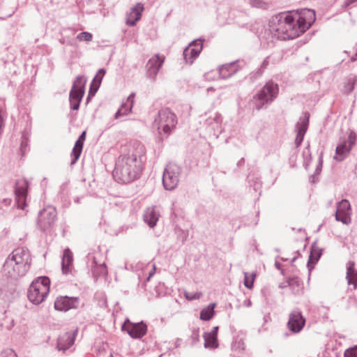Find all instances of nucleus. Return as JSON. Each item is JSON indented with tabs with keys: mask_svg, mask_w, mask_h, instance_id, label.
Here are the masks:
<instances>
[{
	"mask_svg": "<svg viewBox=\"0 0 357 357\" xmlns=\"http://www.w3.org/2000/svg\"><path fill=\"white\" fill-rule=\"evenodd\" d=\"M181 167L176 164H169L162 174V185L165 190H173L178 183Z\"/></svg>",
	"mask_w": 357,
	"mask_h": 357,
	"instance_id": "nucleus-9",
	"label": "nucleus"
},
{
	"mask_svg": "<svg viewBox=\"0 0 357 357\" xmlns=\"http://www.w3.org/2000/svg\"><path fill=\"white\" fill-rule=\"evenodd\" d=\"M322 252L323 250L317 247V242L314 241L311 245L310 253L307 263L309 272L313 269V265L316 264L319 261L322 255Z\"/></svg>",
	"mask_w": 357,
	"mask_h": 357,
	"instance_id": "nucleus-22",
	"label": "nucleus"
},
{
	"mask_svg": "<svg viewBox=\"0 0 357 357\" xmlns=\"http://www.w3.org/2000/svg\"><path fill=\"white\" fill-rule=\"evenodd\" d=\"M335 220L338 222H341L343 224L347 225L350 222L351 219L346 212H337L335 213Z\"/></svg>",
	"mask_w": 357,
	"mask_h": 357,
	"instance_id": "nucleus-35",
	"label": "nucleus"
},
{
	"mask_svg": "<svg viewBox=\"0 0 357 357\" xmlns=\"http://www.w3.org/2000/svg\"><path fill=\"white\" fill-rule=\"evenodd\" d=\"M303 114V116H301L299 121L296 124V136L295 145L296 148L301 145L309 126L310 114L305 112Z\"/></svg>",
	"mask_w": 357,
	"mask_h": 357,
	"instance_id": "nucleus-13",
	"label": "nucleus"
},
{
	"mask_svg": "<svg viewBox=\"0 0 357 357\" xmlns=\"http://www.w3.org/2000/svg\"><path fill=\"white\" fill-rule=\"evenodd\" d=\"M128 105H132V107L134 105V99L130 98L129 96L127 98V102Z\"/></svg>",
	"mask_w": 357,
	"mask_h": 357,
	"instance_id": "nucleus-58",
	"label": "nucleus"
},
{
	"mask_svg": "<svg viewBox=\"0 0 357 357\" xmlns=\"http://www.w3.org/2000/svg\"><path fill=\"white\" fill-rule=\"evenodd\" d=\"M79 304V298L76 296H60L54 301V308L58 311H68L70 309H77Z\"/></svg>",
	"mask_w": 357,
	"mask_h": 357,
	"instance_id": "nucleus-14",
	"label": "nucleus"
},
{
	"mask_svg": "<svg viewBox=\"0 0 357 357\" xmlns=\"http://www.w3.org/2000/svg\"><path fill=\"white\" fill-rule=\"evenodd\" d=\"M203 42L202 38L194 40L184 49L183 56L186 63H192L198 57L203 49Z\"/></svg>",
	"mask_w": 357,
	"mask_h": 357,
	"instance_id": "nucleus-11",
	"label": "nucleus"
},
{
	"mask_svg": "<svg viewBox=\"0 0 357 357\" xmlns=\"http://www.w3.org/2000/svg\"><path fill=\"white\" fill-rule=\"evenodd\" d=\"M86 131L84 130L78 137L77 139L76 140L74 146L73 148L70 157H71V162H70V166H73L79 160L81 153L82 152V149L84 147V143L86 139Z\"/></svg>",
	"mask_w": 357,
	"mask_h": 357,
	"instance_id": "nucleus-19",
	"label": "nucleus"
},
{
	"mask_svg": "<svg viewBox=\"0 0 357 357\" xmlns=\"http://www.w3.org/2000/svg\"><path fill=\"white\" fill-rule=\"evenodd\" d=\"M31 257L29 250L24 248L15 249L6 259L3 268L10 277L17 278L24 276L29 270Z\"/></svg>",
	"mask_w": 357,
	"mask_h": 357,
	"instance_id": "nucleus-3",
	"label": "nucleus"
},
{
	"mask_svg": "<svg viewBox=\"0 0 357 357\" xmlns=\"http://www.w3.org/2000/svg\"><path fill=\"white\" fill-rule=\"evenodd\" d=\"M351 209V205L348 200L342 199L337 203L336 211L337 212H346Z\"/></svg>",
	"mask_w": 357,
	"mask_h": 357,
	"instance_id": "nucleus-36",
	"label": "nucleus"
},
{
	"mask_svg": "<svg viewBox=\"0 0 357 357\" xmlns=\"http://www.w3.org/2000/svg\"><path fill=\"white\" fill-rule=\"evenodd\" d=\"M57 220V211L54 206H48L38 213L37 227L43 233L51 234Z\"/></svg>",
	"mask_w": 357,
	"mask_h": 357,
	"instance_id": "nucleus-7",
	"label": "nucleus"
},
{
	"mask_svg": "<svg viewBox=\"0 0 357 357\" xmlns=\"http://www.w3.org/2000/svg\"><path fill=\"white\" fill-rule=\"evenodd\" d=\"M29 183L26 180L17 181L15 185V204L17 208L24 209Z\"/></svg>",
	"mask_w": 357,
	"mask_h": 357,
	"instance_id": "nucleus-12",
	"label": "nucleus"
},
{
	"mask_svg": "<svg viewBox=\"0 0 357 357\" xmlns=\"http://www.w3.org/2000/svg\"><path fill=\"white\" fill-rule=\"evenodd\" d=\"M132 109V105H128L127 103H123L121 107L116 112L114 118L118 119L120 116L128 115L131 112Z\"/></svg>",
	"mask_w": 357,
	"mask_h": 357,
	"instance_id": "nucleus-33",
	"label": "nucleus"
},
{
	"mask_svg": "<svg viewBox=\"0 0 357 357\" xmlns=\"http://www.w3.org/2000/svg\"><path fill=\"white\" fill-rule=\"evenodd\" d=\"M88 260V267H90L92 277L95 281H97L100 277L105 276L107 274V267L103 264H98L94 256L89 254L86 256Z\"/></svg>",
	"mask_w": 357,
	"mask_h": 357,
	"instance_id": "nucleus-16",
	"label": "nucleus"
},
{
	"mask_svg": "<svg viewBox=\"0 0 357 357\" xmlns=\"http://www.w3.org/2000/svg\"><path fill=\"white\" fill-rule=\"evenodd\" d=\"M275 266L279 271L282 269V264L280 262L277 261L275 262Z\"/></svg>",
	"mask_w": 357,
	"mask_h": 357,
	"instance_id": "nucleus-59",
	"label": "nucleus"
},
{
	"mask_svg": "<svg viewBox=\"0 0 357 357\" xmlns=\"http://www.w3.org/2000/svg\"><path fill=\"white\" fill-rule=\"evenodd\" d=\"M303 167L307 170L312 161V153L310 149V142H307L306 147L303 151Z\"/></svg>",
	"mask_w": 357,
	"mask_h": 357,
	"instance_id": "nucleus-32",
	"label": "nucleus"
},
{
	"mask_svg": "<svg viewBox=\"0 0 357 357\" xmlns=\"http://www.w3.org/2000/svg\"><path fill=\"white\" fill-rule=\"evenodd\" d=\"M121 330L126 331L132 338L139 339L146 335L147 325L143 321L138 323H132L127 319L122 324Z\"/></svg>",
	"mask_w": 357,
	"mask_h": 357,
	"instance_id": "nucleus-10",
	"label": "nucleus"
},
{
	"mask_svg": "<svg viewBox=\"0 0 357 357\" xmlns=\"http://www.w3.org/2000/svg\"><path fill=\"white\" fill-rule=\"evenodd\" d=\"M50 280L47 276H42L33 280L29 286L27 297L34 305L41 303L50 291Z\"/></svg>",
	"mask_w": 357,
	"mask_h": 357,
	"instance_id": "nucleus-6",
	"label": "nucleus"
},
{
	"mask_svg": "<svg viewBox=\"0 0 357 357\" xmlns=\"http://www.w3.org/2000/svg\"><path fill=\"white\" fill-rule=\"evenodd\" d=\"M77 38L79 41H87V42H89V41H91L92 40L93 35L91 33H89V32L83 31V32H81L80 33H79L77 35Z\"/></svg>",
	"mask_w": 357,
	"mask_h": 357,
	"instance_id": "nucleus-41",
	"label": "nucleus"
},
{
	"mask_svg": "<svg viewBox=\"0 0 357 357\" xmlns=\"http://www.w3.org/2000/svg\"><path fill=\"white\" fill-rule=\"evenodd\" d=\"M73 255L69 249H66L63 255L61 261V269L63 274H68L70 271V266L73 264Z\"/></svg>",
	"mask_w": 357,
	"mask_h": 357,
	"instance_id": "nucleus-26",
	"label": "nucleus"
},
{
	"mask_svg": "<svg viewBox=\"0 0 357 357\" xmlns=\"http://www.w3.org/2000/svg\"><path fill=\"white\" fill-rule=\"evenodd\" d=\"M204 339V347L206 349H214L218 347V336L205 332L203 335Z\"/></svg>",
	"mask_w": 357,
	"mask_h": 357,
	"instance_id": "nucleus-29",
	"label": "nucleus"
},
{
	"mask_svg": "<svg viewBox=\"0 0 357 357\" xmlns=\"http://www.w3.org/2000/svg\"><path fill=\"white\" fill-rule=\"evenodd\" d=\"M218 330H219V327L218 326H214L212 328L211 331L209 332L208 333L211 334V335H215V336H218Z\"/></svg>",
	"mask_w": 357,
	"mask_h": 357,
	"instance_id": "nucleus-55",
	"label": "nucleus"
},
{
	"mask_svg": "<svg viewBox=\"0 0 357 357\" xmlns=\"http://www.w3.org/2000/svg\"><path fill=\"white\" fill-rule=\"evenodd\" d=\"M289 282L290 283L291 287H298L300 285V279L298 277L289 278Z\"/></svg>",
	"mask_w": 357,
	"mask_h": 357,
	"instance_id": "nucleus-50",
	"label": "nucleus"
},
{
	"mask_svg": "<svg viewBox=\"0 0 357 357\" xmlns=\"http://www.w3.org/2000/svg\"><path fill=\"white\" fill-rule=\"evenodd\" d=\"M28 140L29 139H22L20 148L22 156H24L26 154V153L29 150Z\"/></svg>",
	"mask_w": 357,
	"mask_h": 357,
	"instance_id": "nucleus-44",
	"label": "nucleus"
},
{
	"mask_svg": "<svg viewBox=\"0 0 357 357\" xmlns=\"http://www.w3.org/2000/svg\"><path fill=\"white\" fill-rule=\"evenodd\" d=\"M12 199L10 198H5L0 200V210H4V206L8 207L10 205Z\"/></svg>",
	"mask_w": 357,
	"mask_h": 357,
	"instance_id": "nucleus-48",
	"label": "nucleus"
},
{
	"mask_svg": "<svg viewBox=\"0 0 357 357\" xmlns=\"http://www.w3.org/2000/svg\"><path fill=\"white\" fill-rule=\"evenodd\" d=\"M245 305L246 306H248V307H250L252 305V302L250 300L245 301Z\"/></svg>",
	"mask_w": 357,
	"mask_h": 357,
	"instance_id": "nucleus-62",
	"label": "nucleus"
},
{
	"mask_svg": "<svg viewBox=\"0 0 357 357\" xmlns=\"http://www.w3.org/2000/svg\"><path fill=\"white\" fill-rule=\"evenodd\" d=\"M287 287H291L290 283L289 282V278L284 282H282L279 284V287L280 289H284Z\"/></svg>",
	"mask_w": 357,
	"mask_h": 357,
	"instance_id": "nucleus-54",
	"label": "nucleus"
},
{
	"mask_svg": "<svg viewBox=\"0 0 357 357\" xmlns=\"http://www.w3.org/2000/svg\"><path fill=\"white\" fill-rule=\"evenodd\" d=\"M74 202H75V203H77V204H79V203L80 202V198H79V197H75V198L74 199Z\"/></svg>",
	"mask_w": 357,
	"mask_h": 357,
	"instance_id": "nucleus-63",
	"label": "nucleus"
},
{
	"mask_svg": "<svg viewBox=\"0 0 357 357\" xmlns=\"http://www.w3.org/2000/svg\"><path fill=\"white\" fill-rule=\"evenodd\" d=\"M314 20L315 12L312 9L280 13L270 20L269 29L278 39H294L305 32Z\"/></svg>",
	"mask_w": 357,
	"mask_h": 357,
	"instance_id": "nucleus-1",
	"label": "nucleus"
},
{
	"mask_svg": "<svg viewBox=\"0 0 357 357\" xmlns=\"http://www.w3.org/2000/svg\"><path fill=\"white\" fill-rule=\"evenodd\" d=\"M240 61L236 60L228 63H225L218 67L220 77L226 79L236 74L241 67L239 66Z\"/></svg>",
	"mask_w": 357,
	"mask_h": 357,
	"instance_id": "nucleus-18",
	"label": "nucleus"
},
{
	"mask_svg": "<svg viewBox=\"0 0 357 357\" xmlns=\"http://www.w3.org/2000/svg\"><path fill=\"white\" fill-rule=\"evenodd\" d=\"M159 213L155 209V206L149 207L144 211L143 219L144 221L151 228H154L159 219Z\"/></svg>",
	"mask_w": 357,
	"mask_h": 357,
	"instance_id": "nucleus-23",
	"label": "nucleus"
},
{
	"mask_svg": "<svg viewBox=\"0 0 357 357\" xmlns=\"http://www.w3.org/2000/svg\"><path fill=\"white\" fill-rule=\"evenodd\" d=\"M322 165H323V158H322V154H321L319 158V162H318V165H317L315 172H314V174L310 176V182L311 183H314L317 181L316 177L320 174V173L321 172Z\"/></svg>",
	"mask_w": 357,
	"mask_h": 357,
	"instance_id": "nucleus-37",
	"label": "nucleus"
},
{
	"mask_svg": "<svg viewBox=\"0 0 357 357\" xmlns=\"http://www.w3.org/2000/svg\"><path fill=\"white\" fill-rule=\"evenodd\" d=\"M356 1H357V0H346L345 2H344V6L345 7H348L351 4H352L353 3H354Z\"/></svg>",
	"mask_w": 357,
	"mask_h": 357,
	"instance_id": "nucleus-57",
	"label": "nucleus"
},
{
	"mask_svg": "<svg viewBox=\"0 0 357 357\" xmlns=\"http://www.w3.org/2000/svg\"><path fill=\"white\" fill-rule=\"evenodd\" d=\"M144 5L141 3H137L131 8L129 13L127 14L126 24L130 26H133L141 19L142 13L144 10Z\"/></svg>",
	"mask_w": 357,
	"mask_h": 357,
	"instance_id": "nucleus-21",
	"label": "nucleus"
},
{
	"mask_svg": "<svg viewBox=\"0 0 357 357\" xmlns=\"http://www.w3.org/2000/svg\"><path fill=\"white\" fill-rule=\"evenodd\" d=\"M98 89V86H97L91 84H90L88 96L86 99V104H88L91 101V98L96 95Z\"/></svg>",
	"mask_w": 357,
	"mask_h": 357,
	"instance_id": "nucleus-39",
	"label": "nucleus"
},
{
	"mask_svg": "<svg viewBox=\"0 0 357 357\" xmlns=\"http://www.w3.org/2000/svg\"><path fill=\"white\" fill-rule=\"evenodd\" d=\"M305 321L301 311L294 310L289 314L287 328L291 332L298 333L305 326Z\"/></svg>",
	"mask_w": 357,
	"mask_h": 357,
	"instance_id": "nucleus-15",
	"label": "nucleus"
},
{
	"mask_svg": "<svg viewBox=\"0 0 357 357\" xmlns=\"http://www.w3.org/2000/svg\"><path fill=\"white\" fill-rule=\"evenodd\" d=\"M202 294L201 292H194V293H185V297L188 301H194L201 298Z\"/></svg>",
	"mask_w": 357,
	"mask_h": 357,
	"instance_id": "nucleus-45",
	"label": "nucleus"
},
{
	"mask_svg": "<svg viewBox=\"0 0 357 357\" xmlns=\"http://www.w3.org/2000/svg\"><path fill=\"white\" fill-rule=\"evenodd\" d=\"M269 59L270 56L266 57L261 65L257 68L256 70L252 72L250 74V77L251 79H258L259 77L262 75L265 70L268 68L269 65Z\"/></svg>",
	"mask_w": 357,
	"mask_h": 357,
	"instance_id": "nucleus-30",
	"label": "nucleus"
},
{
	"mask_svg": "<svg viewBox=\"0 0 357 357\" xmlns=\"http://www.w3.org/2000/svg\"><path fill=\"white\" fill-rule=\"evenodd\" d=\"M346 279L348 284H353L354 288L357 289V270L354 261H349L347 264Z\"/></svg>",
	"mask_w": 357,
	"mask_h": 357,
	"instance_id": "nucleus-25",
	"label": "nucleus"
},
{
	"mask_svg": "<svg viewBox=\"0 0 357 357\" xmlns=\"http://www.w3.org/2000/svg\"><path fill=\"white\" fill-rule=\"evenodd\" d=\"M146 149L139 142L130 143L116 160L113 177L118 183H130L139 179L146 161Z\"/></svg>",
	"mask_w": 357,
	"mask_h": 357,
	"instance_id": "nucleus-2",
	"label": "nucleus"
},
{
	"mask_svg": "<svg viewBox=\"0 0 357 357\" xmlns=\"http://www.w3.org/2000/svg\"><path fill=\"white\" fill-rule=\"evenodd\" d=\"M344 357H357V344L347 349L344 351Z\"/></svg>",
	"mask_w": 357,
	"mask_h": 357,
	"instance_id": "nucleus-43",
	"label": "nucleus"
},
{
	"mask_svg": "<svg viewBox=\"0 0 357 357\" xmlns=\"http://www.w3.org/2000/svg\"><path fill=\"white\" fill-rule=\"evenodd\" d=\"M215 303H210L207 307L203 308L200 312L199 318L203 321H209L215 315Z\"/></svg>",
	"mask_w": 357,
	"mask_h": 357,
	"instance_id": "nucleus-28",
	"label": "nucleus"
},
{
	"mask_svg": "<svg viewBox=\"0 0 357 357\" xmlns=\"http://www.w3.org/2000/svg\"><path fill=\"white\" fill-rule=\"evenodd\" d=\"M0 357H17V356L13 349H6L0 353Z\"/></svg>",
	"mask_w": 357,
	"mask_h": 357,
	"instance_id": "nucleus-47",
	"label": "nucleus"
},
{
	"mask_svg": "<svg viewBox=\"0 0 357 357\" xmlns=\"http://www.w3.org/2000/svg\"><path fill=\"white\" fill-rule=\"evenodd\" d=\"M191 338V345L194 346L196 343L199 341V328H194L192 331V334L190 336Z\"/></svg>",
	"mask_w": 357,
	"mask_h": 357,
	"instance_id": "nucleus-42",
	"label": "nucleus"
},
{
	"mask_svg": "<svg viewBox=\"0 0 357 357\" xmlns=\"http://www.w3.org/2000/svg\"><path fill=\"white\" fill-rule=\"evenodd\" d=\"M177 124V117L169 108H163L158 111L154 119L153 126L157 128L156 140L162 146L165 139L171 135Z\"/></svg>",
	"mask_w": 357,
	"mask_h": 357,
	"instance_id": "nucleus-4",
	"label": "nucleus"
},
{
	"mask_svg": "<svg viewBox=\"0 0 357 357\" xmlns=\"http://www.w3.org/2000/svg\"><path fill=\"white\" fill-rule=\"evenodd\" d=\"M357 83V75L351 74L345 79V82L343 86V93L345 95H349L355 88Z\"/></svg>",
	"mask_w": 357,
	"mask_h": 357,
	"instance_id": "nucleus-27",
	"label": "nucleus"
},
{
	"mask_svg": "<svg viewBox=\"0 0 357 357\" xmlns=\"http://www.w3.org/2000/svg\"><path fill=\"white\" fill-rule=\"evenodd\" d=\"M248 181L250 187H252L255 192L261 190L262 183L260 177L257 174H250L248 176Z\"/></svg>",
	"mask_w": 357,
	"mask_h": 357,
	"instance_id": "nucleus-31",
	"label": "nucleus"
},
{
	"mask_svg": "<svg viewBox=\"0 0 357 357\" xmlns=\"http://www.w3.org/2000/svg\"><path fill=\"white\" fill-rule=\"evenodd\" d=\"M351 147L347 144V141L344 139L337 144L335 149V155L334 160L341 162L343 161L351 150Z\"/></svg>",
	"mask_w": 357,
	"mask_h": 357,
	"instance_id": "nucleus-24",
	"label": "nucleus"
},
{
	"mask_svg": "<svg viewBox=\"0 0 357 357\" xmlns=\"http://www.w3.org/2000/svg\"><path fill=\"white\" fill-rule=\"evenodd\" d=\"M129 97H130V98L134 99V98H135V93H134V92L131 93L130 94Z\"/></svg>",
	"mask_w": 357,
	"mask_h": 357,
	"instance_id": "nucleus-64",
	"label": "nucleus"
},
{
	"mask_svg": "<svg viewBox=\"0 0 357 357\" xmlns=\"http://www.w3.org/2000/svg\"><path fill=\"white\" fill-rule=\"evenodd\" d=\"M357 60V51L356 53L350 58V61L354 62Z\"/></svg>",
	"mask_w": 357,
	"mask_h": 357,
	"instance_id": "nucleus-60",
	"label": "nucleus"
},
{
	"mask_svg": "<svg viewBox=\"0 0 357 357\" xmlns=\"http://www.w3.org/2000/svg\"><path fill=\"white\" fill-rule=\"evenodd\" d=\"M163 62L164 59L160 57L159 54H156L151 58L146 64L147 76L154 79L162 67Z\"/></svg>",
	"mask_w": 357,
	"mask_h": 357,
	"instance_id": "nucleus-20",
	"label": "nucleus"
},
{
	"mask_svg": "<svg viewBox=\"0 0 357 357\" xmlns=\"http://www.w3.org/2000/svg\"><path fill=\"white\" fill-rule=\"evenodd\" d=\"M86 79L83 75L76 77L69 93L70 107L73 110H78L85 93Z\"/></svg>",
	"mask_w": 357,
	"mask_h": 357,
	"instance_id": "nucleus-8",
	"label": "nucleus"
},
{
	"mask_svg": "<svg viewBox=\"0 0 357 357\" xmlns=\"http://www.w3.org/2000/svg\"><path fill=\"white\" fill-rule=\"evenodd\" d=\"M106 73V70L104 68H100L98 70L97 73L94 76L91 84H93L95 86H98L100 88V86L101 84L102 80L103 79V77L105 76Z\"/></svg>",
	"mask_w": 357,
	"mask_h": 357,
	"instance_id": "nucleus-34",
	"label": "nucleus"
},
{
	"mask_svg": "<svg viewBox=\"0 0 357 357\" xmlns=\"http://www.w3.org/2000/svg\"><path fill=\"white\" fill-rule=\"evenodd\" d=\"M175 232L177 235L178 240L181 241L182 244H184L187 240L188 233L178 227H175Z\"/></svg>",
	"mask_w": 357,
	"mask_h": 357,
	"instance_id": "nucleus-38",
	"label": "nucleus"
},
{
	"mask_svg": "<svg viewBox=\"0 0 357 357\" xmlns=\"http://www.w3.org/2000/svg\"><path fill=\"white\" fill-rule=\"evenodd\" d=\"M206 123H207L208 125H211V124H213V122H214V121H213V119H211V118H208V119H207L206 120Z\"/></svg>",
	"mask_w": 357,
	"mask_h": 357,
	"instance_id": "nucleus-61",
	"label": "nucleus"
},
{
	"mask_svg": "<svg viewBox=\"0 0 357 357\" xmlns=\"http://www.w3.org/2000/svg\"><path fill=\"white\" fill-rule=\"evenodd\" d=\"M255 274H253L252 275V278L251 279H249L248 278V274L247 273H245V278H244V285L249 289H251L252 287H253V282H254V279H255Z\"/></svg>",
	"mask_w": 357,
	"mask_h": 357,
	"instance_id": "nucleus-46",
	"label": "nucleus"
},
{
	"mask_svg": "<svg viewBox=\"0 0 357 357\" xmlns=\"http://www.w3.org/2000/svg\"><path fill=\"white\" fill-rule=\"evenodd\" d=\"M213 121L218 126L222 122V116L220 113H215L214 117L213 118Z\"/></svg>",
	"mask_w": 357,
	"mask_h": 357,
	"instance_id": "nucleus-52",
	"label": "nucleus"
},
{
	"mask_svg": "<svg viewBox=\"0 0 357 357\" xmlns=\"http://www.w3.org/2000/svg\"><path fill=\"white\" fill-rule=\"evenodd\" d=\"M170 218L172 220L173 222H176V220L178 218V215L176 214V213L173 211L172 213H171V215H170Z\"/></svg>",
	"mask_w": 357,
	"mask_h": 357,
	"instance_id": "nucleus-56",
	"label": "nucleus"
},
{
	"mask_svg": "<svg viewBox=\"0 0 357 357\" xmlns=\"http://www.w3.org/2000/svg\"><path fill=\"white\" fill-rule=\"evenodd\" d=\"M279 93L278 84L273 80L266 82L263 87L253 96V103L257 110L271 105Z\"/></svg>",
	"mask_w": 357,
	"mask_h": 357,
	"instance_id": "nucleus-5",
	"label": "nucleus"
},
{
	"mask_svg": "<svg viewBox=\"0 0 357 357\" xmlns=\"http://www.w3.org/2000/svg\"><path fill=\"white\" fill-rule=\"evenodd\" d=\"M356 132L351 129L348 130V139L347 141V143H349V145L352 148L354 145L356 144Z\"/></svg>",
	"mask_w": 357,
	"mask_h": 357,
	"instance_id": "nucleus-40",
	"label": "nucleus"
},
{
	"mask_svg": "<svg viewBox=\"0 0 357 357\" xmlns=\"http://www.w3.org/2000/svg\"><path fill=\"white\" fill-rule=\"evenodd\" d=\"M77 333L78 328H76L73 333L66 332L61 335L57 340L56 348L58 350L65 351L69 349L74 344Z\"/></svg>",
	"mask_w": 357,
	"mask_h": 357,
	"instance_id": "nucleus-17",
	"label": "nucleus"
},
{
	"mask_svg": "<svg viewBox=\"0 0 357 357\" xmlns=\"http://www.w3.org/2000/svg\"><path fill=\"white\" fill-rule=\"evenodd\" d=\"M245 158H241L238 162H237V164H236V167L238 169H241L244 167L245 165Z\"/></svg>",
	"mask_w": 357,
	"mask_h": 357,
	"instance_id": "nucleus-53",
	"label": "nucleus"
},
{
	"mask_svg": "<svg viewBox=\"0 0 357 357\" xmlns=\"http://www.w3.org/2000/svg\"><path fill=\"white\" fill-rule=\"evenodd\" d=\"M31 134V125L27 126L22 132V139H29Z\"/></svg>",
	"mask_w": 357,
	"mask_h": 357,
	"instance_id": "nucleus-51",
	"label": "nucleus"
},
{
	"mask_svg": "<svg viewBox=\"0 0 357 357\" xmlns=\"http://www.w3.org/2000/svg\"><path fill=\"white\" fill-rule=\"evenodd\" d=\"M249 3L256 8H262L263 6L265 4L264 2H263L261 0H248Z\"/></svg>",
	"mask_w": 357,
	"mask_h": 357,
	"instance_id": "nucleus-49",
	"label": "nucleus"
}]
</instances>
